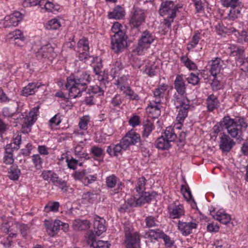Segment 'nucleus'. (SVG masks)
<instances>
[{"instance_id":"f3484780","label":"nucleus","mask_w":248,"mask_h":248,"mask_svg":"<svg viewBox=\"0 0 248 248\" xmlns=\"http://www.w3.org/2000/svg\"><path fill=\"white\" fill-rule=\"evenodd\" d=\"M235 143L229 136L223 134L220 138L219 148L223 152H229Z\"/></svg>"},{"instance_id":"dca6fc26","label":"nucleus","mask_w":248,"mask_h":248,"mask_svg":"<svg viewBox=\"0 0 248 248\" xmlns=\"http://www.w3.org/2000/svg\"><path fill=\"white\" fill-rule=\"evenodd\" d=\"M126 46V41L124 36L114 35L111 39V47L115 53L122 51Z\"/></svg>"},{"instance_id":"09e8293b","label":"nucleus","mask_w":248,"mask_h":248,"mask_svg":"<svg viewBox=\"0 0 248 248\" xmlns=\"http://www.w3.org/2000/svg\"><path fill=\"white\" fill-rule=\"evenodd\" d=\"M92 64L95 74L100 75L102 67L101 58L98 57L93 58Z\"/></svg>"},{"instance_id":"6e6d98bb","label":"nucleus","mask_w":248,"mask_h":248,"mask_svg":"<svg viewBox=\"0 0 248 248\" xmlns=\"http://www.w3.org/2000/svg\"><path fill=\"white\" fill-rule=\"evenodd\" d=\"M60 207V203L58 202H50L45 207V210L46 212H57Z\"/></svg>"},{"instance_id":"0eeeda50","label":"nucleus","mask_w":248,"mask_h":248,"mask_svg":"<svg viewBox=\"0 0 248 248\" xmlns=\"http://www.w3.org/2000/svg\"><path fill=\"white\" fill-rule=\"evenodd\" d=\"M146 17L144 10L135 8L131 12L129 17V24L132 28H138L145 21Z\"/></svg>"},{"instance_id":"39448f33","label":"nucleus","mask_w":248,"mask_h":248,"mask_svg":"<svg viewBox=\"0 0 248 248\" xmlns=\"http://www.w3.org/2000/svg\"><path fill=\"white\" fill-rule=\"evenodd\" d=\"M155 39V36L148 30L143 31L139 38L135 51L138 55L144 54L150 47Z\"/></svg>"},{"instance_id":"7ed1b4c3","label":"nucleus","mask_w":248,"mask_h":248,"mask_svg":"<svg viewBox=\"0 0 248 248\" xmlns=\"http://www.w3.org/2000/svg\"><path fill=\"white\" fill-rule=\"evenodd\" d=\"M220 124L232 138L237 139L242 136L248 126L244 118L237 117L232 119L229 116H224L220 121Z\"/></svg>"},{"instance_id":"b1692460","label":"nucleus","mask_w":248,"mask_h":248,"mask_svg":"<svg viewBox=\"0 0 248 248\" xmlns=\"http://www.w3.org/2000/svg\"><path fill=\"white\" fill-rule=\"evenodd\" d=\"M61 221L55 220L53 222L46 220L45 225L49 235L54 236L60 230Z\"/></svg>"},{"instance_id":"473e14b6","label":"nucleus","mask_w":248,"mask_h":248,"mask_svg":"<svg viewBox=\"0 0 248 248\" xmlns=\"http://www.w3.org/2000/svg\"><path fill=\"white\" fill-rule=\"evenodd\" d=\"M41 176L43 179L48 182H52L53 184L58 178V175L53 171L50 170H44Z\"/></svg>"},{"instance_id":"f03ea898","label":"nucleus","mask_w":248,"mask_h":248,"mask_svg":"<svg viewBox=\"0 0 248 248\" xmlns=\"http://www.w3.org/2000/svg\"><path fill=\"white\" fill-rule=\"evenodd\" d=\"M91 80L89 73L83 71L77 76L71 75L67 79L66 88L69 91V96L75 98L81 95L86 88V86Z\"/></svg>"},{"instance_id":"a19ab883","label":"nucleus","mask_w":248,"mask_h":248,"mask_svg":"<svg viewBox=\"0 0 248 248\" xmlns=\"http://www.w3.org/2000/svg\"><path fill=\"white\" fill-rule=\"evenodd\" d=\"M143 127L142 136L144 138H147L155 128L153 123L148 120L143 122Z\"/></svg>"},{"instance_id":"4be33fe9","label":"nucleus","mask_w":248,"mask_h":248,"mask_svg":"<svg viewBox=\"0 0 248 248\" xmlns=\"http://www.w3.org/2000/svg\"><path fill=\"white\" fill-rule=\"evenodd\" d=\"M105 220L104 218L99 216H96L94 217L93 225L94 233L96 236H100L106 231V227L105 224Z\"/></svg>"},{"instance_id":"2f4dec72","label":"nucleus","mask_w":248,"mask_h":248,"mask_svg":"<svg viewBox=\"0 0 248 248\" xmlns=\"http://www.w3.org/2000/svg\"><path fill=\"white\" fill-rule=\"evenodd\" d=\"M185 211L183 205L179 204L175 206L170 211V216L171 218H179L184 216Z\"/></svg>"},{"instance_id":"37998d69","label":"nucleus","mask_w":248,"mask_h":248,"mask_svg":"<svg viewBox=\"0 0 248 248\" xmlns=\"http://www.w3.org/2000/svg\"><path fill=\"white\" fill-rule=\"evenodd\" d=\"M21 174L20 170L17 166L15 165L12 166L8 171V176L11 180L16 181L17 180Z\"/></svg>"},{"instance_id":"e433bc0d","label":"nucleus","mask_w":248,"mask_h":248,"mask_svg":"<svg viewBox=\"0 0 248 248\" xmlns=\"http://www.w3.org/2000/svg\"><path fill=\"white\" fill-rule=\"evenodd\" d=\"M158 66L155 62H151L145 66L143 72L150 77H153L156 74Z\"/></svg>"},{"instance_id":"423d86ee","label":"nucleus","mask_w":248,"mask_h":248,"mask_svg":"<svg viewBox=\"0 0 248 248\" xmlns=\"http://www.w3.org/2000/svg\"><path fill=\"white\" fill-rule=\"evenodd\" d=\"M126 248H140V237L138 232H131L129 227L124 228Z\"/></svg>"},{"instance_id":"e2e57ef3","label":"nucleus","mask_w":248,"mask_h":248,"mask_svg":"<svg viewBox=\"0 0 248 248\" xmlns=\"http://www.w3.org/2000/svg\"><path fill=\"white\" fill-rule=\"evenodd\" d=\"M53 185L56 186H58L62 191L65 192L67 190V185L66 182L62 179L57 178V180L53 183Z\"/></svg>"},{"instance_id":"603ef678","label":"nucleus","mask_w":248,"mask_h":248,"mask_svg":"<svg viewBox=\"0 0 248 248\" xmlns=\"http://www.w3.org/2000/svg\"><path fill=\"white\" fill-rule=\"evenodd\" d=\"M123 27L118 22H115L111 27L112 31L114 33V35H118L119 36H124L125 33L123 31Z\"/></svg>"},{"instance_id":"052dcab7","label":"nucleus","mask_w":248,"mask_h":248,"mask_svg":"<svg viewBox=\"0 0 248 248\" xmlns=\"http://www.w3.org/2000/svg\"><path fill=\"white\" fill-rule=\"evenodd\" d=\"M146 180L144 177H141L139 179L135 186V190L137 193L143 192L145 190V185Z\"/></svg>"},{"instance_id":"5701e85b","label":"nucleus","mask_w":248,"mask_h":248,"mask_svg":"<svg viewBox=\"0 0 248 248\" xmlns=\"http://www.w3.org/2000/svg\"><path fill=\"white\" fill-rule=\"evenodd\" d=\"M211 214L215 219L222 224H227L231 220L230 215L223 209H219L214 214L212 213Z\"/></svg>"},{"instance_id":"aec40b11","label":"nucleus","mask_w":248,"mask_h":248,"mask_svg":"<svg viewBox=\"0 0 248 248\" xmlns=\"http://www.w3.org/2000/svg\"><path fill=\"white\" fill-rule=\"evenodd\" d=\"M161 103L153 101L150 102L146 108V112L149 117L152 118H157L161 113Z\"/></svg>"},{"instance_id":"ddd939ff","label":"nucleus","mask_w":248,"mask_h":248,"mask_svg":"<svg viewBox=\"0 0 248 248\" xmlns=\"http://www.w3.org/2000/svg\"><path fill=\"white\" fill-rule=\"evenodd\" d=\"M89 42L84 38L80 39L78 43V58L80 61H85L89 56Z\"/></svg>"},{"instance_id":"864d4df0","label":"nucleus","mask_w":248,"mask_h":248,"mask_svg":"<svg viewBox=\"0 0 248 248\" xmlns=\"http://www.w3.org/2000/svg\"><path fill=\"white\" fill-rule=\"evenodd\" d=\"M221 3L224 7L230 8L242 5L239 0H221Z\"/></svg>"},{"instance_id":"f257e3e1","label":"nucleus","mask_w":248,"mask_h":248,"mask_svg":"<svg viewBox=\"0 0 248 248\" xmlns=\"http://www.w3.org/2000/svg\"><path fill=\"white\" fill-rule=\"evenodd\" d=\"M174 89L177 93L173 95V102L178 109V114L176 121L178 124H182L187 116L189 109V100L186 94V85L182 75H177L174 83Z\"/></svg>"},{"instance_id":"0e129e2a","label":"nucleus","mask_w":248,"mask_h":248,"mask_svg":"<svg viewBox=\"0 0 248 248\" xmlns=\"http://www.w3.org/2000/svg\"><path fill=\"white\" fill-rule=\"evenodd\" d=\"M96 198V195L93 192H87L82 195V199L84 202H92L93 200Z\"/></svg>"},{"instance_id":"4468645a","label":"nucleus","mask_w":248,"mask_h":248,"mask_svg":"<svg viewBox=\"0 0 248 248\" xmlns=\"http://www.w3.org/2000/svg\"><path fill=\"white\" fill-rule=\"evenodd\" d=\"M197 223L195 222H185L179 220L177 228L181 233L184 236H187L192 233L193 229L197 228Z\"/></svg>"},{"instance_id":"bf43d9fd","label":"nucleus","mask_w":248,"mask_h":248,"mask_svg":"<svg viewBox=\"0 0 248 248\" xmlns=\"http://www.w3.org/2000/svg\"><path fill=\"white\" fill-rule=\"evenodd\" d=\"M234 33L235 35H238V40L240 42H246L247 43V40L248 39V37L247 36V32L245 31H243L241 33L239 32V31H237L235 29L232 28V31Z\"/></svg>"},{"instance_id":"20e7f679","label":"nucleus","mask_w":248,"mask_h":248,"mask_svg":"<svg viewBox=\"0 0 248 248\" xmlns=\"http://www.w3.org/2000/svg\"><path fill=\"white\" fill-rule=\"evenodd\" d=\"M178 10V6L172 1L162 2L159 12L161 16L165 17V20L168 26H170L171 23L173 22Z\"/></svg>"},{"instance_id":"bb28decb","label":"nucleus","mask_w":248,"mask_h":248,"mask_svg":"<svg viewBox=\"0 0 248 248\" xmlns=\"http://www.w3.org/2000/svg\"><path fill=\"white\" fill-rule=\"evenodd\" d=\"M242 6V5L230 8V10L226 13V16L224 17V19L231 21L234 20L239 18L241 16Z\"/></svg>"},{"instance_id":"de8ad7c7","label":"nucleus","mask_w":248,"mask_h":248,"mask_svg":"<svg viewBox=\"0 0 248 248\" xmlns=\"http://www.w3.org/2000/svg\"><path fill=\"white\" fill-rule=\"evenodd\" d=\"M181 61L189 70H195L197 69L196 64L186 56L182 57Z\"/></svg>"},{"instance_id":"5fc2aeb1","label":"nucleus","mask_w":248,"mask_h":248,"mask_svg":"<svg viewBox=\"0 0 248 248\" xmlns=\"http://www.w3.org/2000/svg\"><path fill=\"white\" fill-rule=\"evenodd\" d=\"M7 37L8 39H20L24 40V36L21 31L19 30H16L13 32H10L7 34Z\"/></svg>"},{"instance_id":"a878e982","label":"nucleus","mask_w":248,"mask_h":248,"mask_svg":"<svg viewBox=\"0 0 248 248\" xmlns=\"http://www.w3.org/2000/svg\"><path fill=\"white\" fill-rule=\"evenodd\" d=\"M125 15L124 9L120 5H117L112 11L108 13V17L110 19H121L124 18Z\"/></svg>"},{"instance_id":"c85d7f7f","label":"nucleus","mask_w":248,"mask_h":248,"mask_svg":"<svg viewBox=\"0 0 248 248\" xmlns=\"http://www.w3.org/2000/svg\"><path fill=\"white\" fill-rule=\"evenodd\" d=\"M84 145L83 142H80L75 145L74 147V153L78 158H80L81 160H87L90 157L88 154L83 151Z\"/></svg>"},{"instance_id":"6ab92c4d","label":"nucleus","mask_w":248,"mask_h":248,"mask_svg":"<svg viewBox=\"0 0 248 248\" xmlns=\"http://www.w3.org/2000/svg\"><path fill=\"white\" fill-rule=\"evenodd\" d=\"M117 85L127 98L132 100L138 101L140 100L139 95L131 89L128 85L124 84L120 81H118Z\"/></svg>"},{"instance_id":"8fccbe9b","label":"nucleus","mask_w":248,"mask_h":248,"mask_svg":"<svg viewBox=\"0 0 248 248\" xmlns=\"http://www.w3.org/2000/svg\"><path fill=\"white\" fill-rule=\"evenodd\" d=\"M201 39V35L199 32H197L193 36L191 40L187 44V48L188 50H191L195 48Z\"/></svg>"},{"instance_id":"680f3d73","label":"nucleus","mask_w":248,"mask_h":248,"mask_svg":"<svg viewBox=\"0 0 248 248\" xmlns=\"http://www.w3.org/2000/svg\"><path fill=\"white\" fill-rule=\"evenodd\" d=\"M186 79L188 83L193 85H196L198 84L200 80V78L198 77V75L193 73H191Z\"/></svg>"},{"instance_id":"72a5a7b5","label":"nucleus","mask_w":248,"mask_h":248,"mask_svg":"<svg viewBox=\"0 0 248 248\" xmlns=\"http://www.w3.org/2000/svg\"><path fill=\"white\" fill-rule=\"evenodd\" d=\"M12 144H7L5 148V154L3 157L4 162L7 165L13 163L14 158L13 155V150L11 148Z\"/></svg>"},{"instance_id":"a211bd4d","label":"nucleus","mask_w":248,"mask_h":248,"mask_svg":"<svg viewBox=\"0 0 248 248\" xmlns=\"http://www.w3.org/2000/svg\"><path fill=\"white\" fill-rule=\"evenodd\" d=\"M40 107L37 106L32 108L23 118V123L27 127L31 126L37 120L39 115Z\"/></svg>"},{"instance_id":"1a4fd4ad","label":"nucleus","mask_w":248,"mask_h":248,"mask_svg":"<svg viewBox=\"0 0 248 248\" xmlns=\"http://www.w3.org/2000/svg\"><path fill=\"white\" fill-rule=\"evenodd\" d=\"M86 240L91 248H109L110 244L106 241L97 240L94 232H91L86 233Z\"/></svg>"},{"instance_id":"ea45409f","label":"nucleus","mask_w":248,"mask_h":248,"mask_svg":"<svg viewBox=\"0 0 248 248\" xmlns=\"http://www.w3.org/2000/svg\"><path fill=\"white\" fill-rule=\"evenodd\" d=\"M206 103L208 109L209 111H213L218 106V101L217 98L213 94H211L208 97L206 100Z\"/></svg>"},{"instance_id":"69168bd1","label":"nucleus","mask_w":248,"mask_h":248,"mask_svg":"<svg viewBox=\"0 0 248 248\" xmlns=\"http://www.w3.org/2000/svg\"><path fill=\"white\" fill-rule=\"evenodd\" d=\"M89 117L88 116H85L82 117L78 124L80 129L86 130L88 128V124L89 122Z\"/></svg>"},{"instance_id":"79ce46f5","label":"nucleus","mask_w":248,"mask_h":248,"mask_svg":"<svg viewBox=\"0 0 248 248\" xmlns=\"http://www.w3.org/2000/svg\"><path fill=\"white\" fill-rule=\"evenodd\" d=\"M157 231L150 230L146 232L145 237L147 239L146 243L148 246H150V243H155L158 237Z\"/></svg>"},{"instance_id":"cd10ccee","label":"nucleus","mask_w":248,"mask_h":248,"mask_svg":"<svg viewBox=\"0 0 248 248\" xmlns=\"http://www.w3.org/2000/svg\"><path fill=\"white\" fill-rule=\"evenodd\" d=\"M223 61L219 58H217L210 62V73L211 75L215 77L219 73L222 68Z\"/></svg>"},{"instance_id":"13d9d810","label":"nucleus","mask_w":248,"mask_h":248,"mask_svg":"<svg viewBox=\"0 0 248 248\" xmlns=\"http://www.w3.org/2000/svg\"><path fill=\"white\" fill-rule=\"evenodd\" d=\"M32 161L35 168L37 170H40L42 167L43 159L40 155L38 154L34 155L32 156Z\"/></svg>"},{"instance_id":"7c9ffc66","label":"nucleus","mask_w":248,"mask_h":248,"mask_svg":"<svg viewBox=\"0 0 248 248\" xmlns=\"http://www.w3.org/2000/svg\"><path fill=\"white\" fill-rule=\"evenodd\" d=\"M39 6L42 9H45L48 12L54 13L60 9V6L59 5H55L47 0H40Z\"/></svg>"},{"instance_id":"49530a36","label":"nucleus","mask_w":248,"mask_h":248,"mask_svg":"<svg viewBox=\"0 0 248 248\" xmlns=\"http://www.w3.org/2000/svg\"><path fill=\"white\" fill-rule=\"evenodd\" d=\"M122 68L123 67L121 62L120 61H116L115 63L111 66L110 71L111 76L113 78L119 76Z\"/></svg>"},{"instance_id":"f704fd0d","label":"nucleus","mask_w":248,"mask_h":248,"mask_svg":"<svg viewBox=\"0 0 248 248\" xmlns=\"http://www.w3.org/2000/svg\"><path fill=\"white\" fill-rule=\"evenodd\" d=\"M90 222L87 220L76 219L73 227L77 230H86L90 227Z\"/></svg>"},{"instance_id":"393cba45","label":"nucleus","mask_w":248,"mask_h":248,"mask_svg":"<svg viewBox=\"0 0 248 248\" xmlns=\"http://www.w3.org/2000/svg\"><path fill=\"white\" fill-rule=\"evenodd\" d=\"M168 88V86L165 84L158 86L153 91L154 97L155 99L154 101H158V103H161V99L164 98Z\"/></svg>"},{"instance_id":"4c0bfd02","label":"nucleus","mask_w":248,"mask_h":248,"mask_svg":"<svg viewBox=\"0 0 248 248\" xmlns=\"http://www.w3.org/2000/svg\"><path fill=\"white\" fill-rule=\"evenodd\" d=\"M161 136L166 139V140L170 143L174 141L177 137L173 128L170 126H169L166 128L164 133Z\"/></svg>"},{"instance_id":"58836bf2","label":"nucleus","mask_w":248,"mask_h":248,"mask_svg":"<svg viewBox=\"0 0 248 248\" xmlns=\"http://www.w3.org/2000/svg\"><path fill=\"white\" fill-rule=\"evenodd\" d=\"M170 146V142L162 136L158 138L155 142V146L159 149L167 150L168 149Z\"/></svg>"},{"instance_id":"9d476101","label":"nucleus","mask_w":248,"mask_h":248,"mask_svg":"<svg viewBox=\"0 0 248 248\" xmlns=\"http://www.w3.org/2000/svg\"><path fill=\"white\" fill-rule=\"evenodd\" d=\"M106 186L109 188H114L113 193L121 192L124 187V184L114 174H111L106 179Z\"/></svg>"},{"instance_id":"412c9836","label":"nucleus","mask_w":248,"mask_h":248,"mask_svg":"<svg viewBox=\"0 0 248 248\" xmlns=\"http://www.w3.org/2000/svg\"><path fill=\"white\" fill-rule=\"evenodd\" d=\"M140 135L133 130L129 131L122 139L127 148L131 145H134L140 141Z\"/></svg>"},{"instance_id":"c03bdc74","label":"nucleus","mask_w":248,"mask_h":248,"mask_svg":"<svg viewBox=\"0 0 248 248\" xmlns=\"http://www.w3.org/2000/svg\"><path fill=\"white\" fill-rule=\"evenodd\" d=\"M137 201L135 197V193L134 194V196L131 197L130 198L128 199L124 204L121 205L120 207L121 211H125L129 207H137Z\"/></svg>"},{"instance_id":"c9c22d12","label":"nucleus","mask_w":248,"mask_h":248,"mask_svg":"<svg viewBox=\"0 0 248 248\" xmlns=\"http://www.w3.org/2000/svg\"><path fill=\"white\" fill-rule=\"evenodd\" d=\"M85 161V160H81L80 158L76 159L73 157L70 158L67 157L66 159L68 168L72 170L76 169L78 165L80 167L82 166L83 162Z\"/></svg>"},{"instance_id":"c756f323","label":"nucleus","mask_w":248,"mask_h":248,"mask_svg":"<svg viewBox=\"0 0 248 248\" xmlns=\"http://www.w3.org/2000/svg\"><path fill=\"white\" fill-rule=\"evenodd\" d=\"M41 86V83L39 82L30 83L23 88L22 94L26 96L33 94Z\"/></svg>"},{"instance_id":"6e6552de","label":"nucleus","mask_w":248,"mask_h":248,"mask_svg":"<svg viewBox=\"0 0 248 248\" xmlns=\"http://www.w3.org/2000/svg\"><path fill=\"white\" fill-rule=\"evenodd\" d=\"M22 15L19 12H15L14 13L6 16L0 22V25L4 28H10L16 27L22 20Z\"/></svg>"},{"instance_id":"2eb2a0df","label":"nucleus","mask_w":248,"mask_h":248,"mask_svg":"<svg viewBox=\"0 0 248 248\" xmlns=\"http://www.w3.org/2000/svg\"><path fill=\"white\" fill-rule=\"evenodd\" d=\"M127 149L126 145L122 140L120 143L116 144H112L108 146L107 152L110 156H118L121 155L122 153Z\"/></svg>"},{"instance_id":"338daca9","label":"nucleus","mask_w":248,"mask_h":248,"mask_svg":"<svg viewBox=\"0 0 248 248\" xmlns=\"http://www.w3.org/2000/svg\"><path fill=\"white\" fill-rule=\"evenodd\" d=\"M89 94H97L98 95H101L103 94V90L98 86H90L87 92Z\"/></svg>"},{"instance_id":"a18cd8bd","label":"nucleus","mask_w":248,"mask_h":248,"mask_svg":"<svg viewBox=\"0 0 248 248\" xmlns=\"http://www.w3.org/2000/svg\"><path fill=\"white\" fill-rule=\"evenodd\" d=\"M181 192L183 194L184 198L187 201H189L192 200L194 205H196V203L193 199H192V194L190 189L186 184L181 186Z\"/></svg>"},{"instance_id":"f8f14e48","label":"nucleus","mask_w":248,"mask_h":248,"mask_svg":"<svg viewBox=\"0 0 248 248\" xmlns=\"http://www.w3.org/2000/svg\"><path fill=\"white\" fill-rule=\"evenodd\" d=\"M34 51L35 56L38 59H41L43 58H53L56 55L54 51L53 47L50 44L41 46L37 51L34 49Z\"/></svg>"},{"instance_id":"3c124183","label":"nucleus","mask_w":248,"mask_h":248,"mask_svg":"<svg viewBox=\"0 0 248 248\" xmlns=\"http://www.w3.org/2000/svg\"><path fill=\"white\" fill-rule=\"evenodd\" d=\"M61 26L60 21L56 18H53L48 21L46 25V28L47 30H56L59 29Z\"/></svg>"},{"instance_id":"4d7b16f0","label":"nucleus","mask_w":248,"mask_h":248,"mask_svg":"<svg viewBox=\"0 0 248 248\" xmlns=\"http://www.w3.org/2000/svg\"><path fill=\"white\" fill-rule=\"evenodd\" d=\"M161 237L163 240L166 248H174V242L169 236L163 232L161 234Z\"/></svg>"},{"instance_id":"774afa93","label":"nucleus","mask_w":248,"mask_h":248,"mask_svg":"<svg viewBox=\"0 0 248 248\" xmlns=\"http://www.w3.org/2000/svg\"><path fill=\"white\" fill-rule=\"evenodd\" d=\"M146 227L151 228L156 226L158 222L155 218L152 216H148L145 218Z\"/></svg>"},{"instance_id":"9b49d317","label":"nucleus","mask_w":248,"mask_h":248,"mask_svg":"<svg viewBox=\"0 0 248 248\" xmlns=\"http://www.w3.org/2000/svg\"><path fill=\"white\" fill-rule=\"evenodd\" d=\"M72 176L75 180L81 181L85 186L94 182L97 179L96 174L87 176L86 171L84 170L75 171Z\"/></svg>"}]
</instances>
